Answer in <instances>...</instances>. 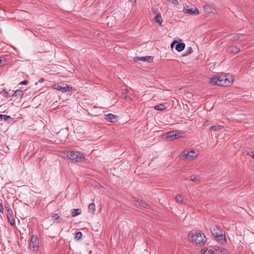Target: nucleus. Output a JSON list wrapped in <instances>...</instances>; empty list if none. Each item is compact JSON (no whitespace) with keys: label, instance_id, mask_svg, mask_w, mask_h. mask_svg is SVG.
I'll return each mask as SVG.
<instances>
[{"label":"nucleus","instance_id":"30","mask_svg":"<svg viewBox=\"0 0 254 254\" xmlns=\"http://www.w3.org/2000/svg\"><path fill=\"white\" fill-rule=\"evenodd\" d=\"M7 218L8 219V221L9 222V223L11 225H14L15 224V220L13 218H10V217L8 216V215H7Z\"/></svg>","mask_w":254,"mask_h":254},{"label":"nucleus","instance_id":"6","mask_svg":"<svg viewBox=\"0 0 254 254\" xmlns=\"http://www.w3.org/2000/svg\"><path fill=\"white\" fill-rule=\"evenodd\" d=\"M38 237L36 236H32L30 243V247L34 251L38 248Z\"/></svg>","mask_w":254,"mask_h":254},{"label":"nucleus","instance_id":"7","mask_svg":"<svg viewBox=\"0 0 254 254\" xmlns=\"http://www.w3.org/2000/svg\"><path fill=\"white\" fill-rule=\"evenodd\" d=\"M122 98L127 102H130L132 99L129 95V91L128 89H125L122 90Z\"/></svg>","mask_w":254,"mask_h":254},{"label":"nucleus","instance_id":"22","mask_svg":"<svg viewBox=\"0 0 254 254\" xmlns=\"http://www.w3.org/2000/svg\"><path fill=\"white\" fill-rule=\"evenodd\" d=\"M189 150H184L181 154V157L184 159L188 158L189 159Z\"/></svg>","mask_w":254,"mask_h":254},{"label":"nucleus","instance_id":"37","mask_svg":"<svg viewBox=\"0 0 254 254\" xmlns=\"http://www.w3.org/2000/svg\"><path fill=\"white\" fill-rule=\"evenodd\" d=\"M208 124H209V122H208V121H205V122L203 123V126H208Z\"/></svg>","mask_w":254,"mask_h":254},{"label":"nucleus","instance_id":"29","mask_svg":"<svg viewBox=\"0 0 254 254\" xmlns=\"http://www.w3.org/2000/svg\"><path fill=\"white\" fill-rule=\"evenodd\" d=\"M166 135H167L166 136L167 138L173 139V137H174L173 131H170V132H168Z\"/></svg>","mask_w":254,"mask_h":254},{"label":"nucleus","instance_id":"38","mask_svg":"<svg viewBox=\"0 0 254 254\" xmlns=\"http://www.w3.org/2000/svg\"><path fill=\"white\" fill-rule=\"evenodd\" d=\"M3 207H2V204L0 203V212H2L3 211Z\"/></svg>","mask_w":254,"mask_h":254},{"label":"nucleus","instance_id":"2","mask_svg":"<svg viewBox=\"0 0 254 254\" xmlns=\"http://www.w3.org/2000/svg\"><path fill=\"white\" fill-rule=\"evenodd\" d=\"M232 82L233 79L232 78V76L229 78L226 75L219 76L215 75L210 79L211 83L218 86H229L232 84Z\"/></svg>","mask_w":254,"mask_h":254},{"label":"nucleus","instance_id":"31","mask_svg":"<svg viewBox=\"0 0 254 254\" xmlns=\"http://www.w3.org/2000/svg\"><path fill=\"white\" fill-rule=\"evenodd\" d=\"M208 247H204L201 250V253L202 254H207Z\"/></svg>","mask_w":254,"mask_h":254},{"label":"nucleus","instance_id":"20","mask_svg":"<svg viewBox=\"0 0 254 254\" xmlns=\"http://www.w3.org/2000/svg\"><path fill=\"white\" fill-rule=\"evenodd\" d=\"M154 108L155 110H156L157 111H163L166 109V106L163 104H159L155 105L154 107Z\"/></svg>","mask_w":254,"mask_h":254},{"label":"nucleus","instance_id":"14","mask_svg":"<svg viewBox=\"0 0 254 254\" xmlns=\"http://www.w3.org/2000/svg\"><path fill=\"white\" fill-rule=\"evenodd\" d=\"M176 201L177 203H183L185 201L184 196L178 194L176 196Z\"/></svg>","mask_w":254,"mask_h":254},{"label":"nucleus","instance_id":"33","mask_svg":"<svg viewBox=\"0 0 254 254\" xmlns=\"http://www.w3.org/2000/svg\"><path fill=\"white\" fill-rule=\"evenodd\" d=\"M174 132V137L173 139L177 138L180 136V135L179 133H176L175 131H173Z\"/></svg>","mask_w":254,"mask_h":254},{"label":"nucleus","instance_id":"23","mask_svg":"<svg viewBox=\"0 0 254 254\" xmlns=\"http://www.w3.org/2000/svg\"><path fill=\"white\" fill-rule=\"evenodd\" d=\"M23 95V91L21 90H16L14 93L12 94V96H15L17 97H22Z\"/></svg>","mask_w":254,"mask_h":254},{"label":"nucleus","instance_id":"4","mask_svg":"<svg viewBox=\"0 0 254 254\" xmlns=\"http://www.w3.org/2000/svg\"><path fill=\"white\" fill-rule=\"evenodd\" d=\"M132 201L134 202V205L136 207L150 208V206L148 204L142 200H139L136 197H132Z\"/></svg>","mask_w":254,"mask_h":254},{"label":"nucleus","instance_id":"15","mask_svg":"<svg viewBox=\"0 0 254 254\" xmlns=\"http://www.w3.org/2000/svg\"><path fill=\"white\" fill-rule=\"evenodd\" d=\"M217 239V241L221 243L225 241V236L223 235V232L219 233L217 235L215 236Z\"/></svg>","mask_w":254,"mask_h":254},{"label":"nucleus","instance_id":"11","mask_svg":"<svg viewBox=\"0 0 254 254\" xmlns=\"http://www.w3.org/2000/svg\"><path fill=\"white\" fill-rule=\"evenodd\" d=\"M135 61H147L150 62L153 60V57L151 56H146L143 57H136L134 58Z\"/></svg>","mask_w":254,"mask_h":254},{"label":"nucleus","instance_id":"21","mask_svg":"<svg viewBox=\"0 0 254 254\" xmlns=\"http://www.w3.org/2000/svg\"><path fill=\"white\" fill-rule=\"evenodd\" d=\"M69 88H71L70 87L69 85L66 84H63V86L61 85L60 91H61L63 93L66 92L69 90Z\"/></svg>","mask_w":254,"mask_h":254},{"label":"nucleus","instance_id":"28","mask_svg":"<svg viewBox=\"0 0 254 254\" xmlns=\"http://www.w3.org/2000/svg\"><path fill=\"white\" fill-rule=\"evenodd\" d=\"M52 87V88H53L54 89L60 90L61 88V85L59 84L58 83L55 84L53 85Z\"/></svg>","mask_w":254,"mask_h":254},{"label":"nucleus","instance_id":"17","mask_svg":"<svg viewBox=\"0 0 254 254\" xmlns=\"http://www.w3.org/2000/svg\"><path fill=\"white\" fill-rule=\"evenodd\" d=\"M185 47V44L183 43H178L176 46V50L179 52L183 51Z\"/></svg>","mask_w":254,"mask_h":254},{"label":"nucleus","instance_id":"3","mask_svg":"<svg viewBox=\"0 0 254 254\" xmlns=\"http://www.w3.org/2000/svg\"><path fill=\"white\" fill-rule=\"evenodd\" d=\"M66 155L68 159L73 162H81L85 159L84 156L79 151H67Z\"/></svg>","mask_w":254,"mask_h":254},{"label":"nucleus","instance_id":"5","mask_svg":"<svg viewBox=\"0 0 254 254\" xmlns=\"http://www.w3.org/2000/svg\"><path fill=\"white\" fill-rule=\"evenodd\" d=\"M184 11L185 13L190 15H198L199 13L198 10L196 8H189V6L187 5L184 6Z\"/></svg>","mask_w":254,"mask_h":254},{"label":"nucleus","instance_id":"13","mask_svg":"<svg viewBox=\"0 0 254 254\" xmlns=\"http://www.w3.org/2000/svg\"><path fill=\"white\" fill-rule=\"evenodd\" d=\"M227 50L230 53H237L240 52V49L236 46H232L227 48Z\"/></svg>","mask_w":254,"mask_h":254},{"label":"nucleus","instance_id":"39","mask_svg":"<svg viewBox=\"0 0 254 254\" xmlns=\"http://www.w3.org/2000/svg\"><path fill=\"white\" fill-rule=\"evenodd\" d=\"M4 94H5V96L6 97L8 93V92H7L5 91V92H4Z\"/></svg>","mask_w":254,"mask_h":254},{"label":"nucleus","instance_id":"36","mask_svg":"<svg viewBox=\"0 0 254 254\" xmlns=\"http://www.w3.org/2000/svg\"><path fill=\"white\" fill-rule=\"evenodd\" d=\"M44 80H45V79L44 78H41L39 80L38 82L39 83H43L44 81Z\"/></svg>","mask_w":254,"mask_h":254},{"label":"nucleus","instance_id":"25","mask_svg":"<svg viewBox=\"0 0 254 254\" xmlns=\"http://www.w3.org/2000/svg\"><path fill=\"white\" fill-rule=\"evenodd\" d=\"M222 128H223V126H220V125L212 126L211 127L210 129L215 131L218 130Z\"/></svg>","mask_w":254,"mask_h":254},{"label":"nucleus","instance_id":"34","mask_svg":"<svg viewBox=\"0 0 254 254\" xmlns=\"http://www.w3.org/2000/svg\"><path fill=\"white\" fill-rule=\"evenodd\" d=\"M28 83V81L27 80H23L22 81H21L19 84H21V85H27V84Z\"/></svg>","mask_w":254,"mask_h":254},{"label":"nucleus","instance_id":"26","mask_svg":"<svg viewBox=\"0 0 254 254\" xmlns=\"http://www.w3.org/2000/svg\"><path fill=\"white\" fill-rule=\"evenodd\" d=\"M214 251V247H208L207 254H213Z\"/></svg>","mask_w":254,"mask_h":254},{"label":"nucleus","instance_id":"41","mask_svg":"<svg viewBox=\"0 0 254 254\" xmlns=\"http://www.w3.org/2000/svg\"><path fill=\"white\" fill-rule=\"evenodd\" d=\"M253 157L254 159V154L253 155Z\"/></svg>","mask_w":254,"mask_h":254},{"label":"nucleus","instance_id":"16","mask_svg":"<svg viewBox=\"0 0 254 254\" xmlns=\"http://www.w3.org/2000/svg\"><path fill=\"white\" fill-rule=\"evenodd\" d=\"M89 212H91L92 214H94L96 210V206L94 203H91L88 205Z\"/></svg>","mask_w":254,"mask_h":254},{"label":"nucleus","instance_id":"10","mask_svg":"<svg viewBox=\"0 0 254 254\" xmlns=\"http://www.w3.org/2000/svg\"><path fill=\"white\" fill-rule=\"evenodd\" d=\"M118 116L112 114H108L106 115V119L109 122L115 123L117 121Z\"/></svg>","mask_w":254,"mask_h":254},{"label":"nucleus","instance_id":"18","mask_svg":"<svg viewBox=\"0 0 254 254\" xmlns=\"http://www.w3.org/2000/svg\"><path fill=\"white\" fill-rule=\"evenodd\" d=\"M154 21L156 23H158L160 25L162 24L163 19L160 13L157 14L156 16H155Z\"/></svg>","mask_w":254,"mask_h":254},{"label":"nucleus","instance_id":"19","mask_svg":"<svg viewBox=\"0 0 254 254\" xmlns=\"http://www.w3.org/2000/svg\"><path fill=\"white\" fill-rule=\"evenodd\" d=\"M0 120H3L5 121H9L10 122H11L12 121V118L9 116L0 114Z\"/></svg>","mask_w":254,"mask_h":254},{"label":"nucleus","instance_id":"40","mask_svg":"<svg viewBox=\"0 0 254 254\" xmlns=\"http://www.w3.org/2000/svg\"><path fill=\"white\" fill-rule=\"evenodd\" d=\"M174 42H173V43L171 44V47H173V46H174Z\"/></svg>","mask_w":254,"mask_h":254},{"label":"nucleus","instance_id":"12","mask_svg":"<svg viewBox=\"0 0 254 254\" xmlns=\"http://www.w3.org/2000/svg\"><path fill=\"white\" fill-rule=\"evenodd\" d=\"M189 159H193L196 157L198 155V153L197 151H195L193 149H191L190 151H189Z\"/></svg>","mask_w":254,"mask_h":254},{"label":"nucleus","instance_id":"27","mask_svg":"<svg viewBox=\"0 0 254 254\" xmlns=\"http://www.w3.org/2000/svg\"><path fill=\"white\" fill-rule=\"evenodd\" d=\"M82 235V234L81 232H78L75 234L74 238H75V239L78 240L80 239H81Z\"/></svg>","mask_w":254,"mask_h":254},{"label":"nucleus","instance_id":"1","mask_svg":"<svg viewBox=\"0 0 254 254\" xmlns=\"http://www.w3.org/2000/svg\"><path fill=\"white\" fill-rule=\"evenodd\" d=\"M188 238L191 243L199 247L204 246L207 240L203 232L196 230L190 231L188 234Z\"/></svg>","mask_w":254,"mask_h":254},{"label":"nucleus","instance_id":"32","mask_svg":"<svg viewBox=\"0 0 254 254\" xmlns=\"http://www.w3.org/2000/svg\"><path fill=\"white\" fill-rule=\"evenodd\" d=\"M190 180L192 182H194L196 180V177L194 175H191L190 177Z\"/></svg>","mask_w":254,"mask_h":254},{"label":"nucleus","instance_id":"9","mask_svg":"<svg viewBox=\"0 0 254 254\" xmlns=\"http://www.w3.org/2000/svg\"><path fill=\"white\" fill-rule=\"evenodd\" d=\"M228 251L223 248H220L218 247H214L213 254H228Z\"/></svg>","mask_w":254,"mask_h":254},{"label":"nucleus","instance_id":"24","mask_svg":"<svg viewBox=\"0 0 254 254\" xmlns=\"http://www.w3.org/2000/svg\"><path fill=\"white\" fill-rule=\"evenodd\" d=\"M81 213V210L80 209H73L71 211V214L73 217L80 215Z\"/></svg>","mask_w":254,"mask_h":254},{"label":"nucleus","instance_id":"35","mask_svg":"<svg viewBox=\"0 0 254 254\" xmlns=\"http://www.w3.org/2000/svg\"><path fill=\"white\" fill-rule=\"evenodd\" d=\"M55 220H58L59 219V215H58V214H53V215L52 216Z\"/></svg>","mask_w":254,"mask_h":254},{"label":"nucleus","instance_id":"8","mask_svg":"<svg viewBox=\"0 0 254 254\" xmlns=\"http://www.w3.org/2000/svg\"><path fill=\"white\" fill-rule=\"evenodd\" d=\"M210 230L211 233H212L214 236H216L219 233H221L223 232V230L219 227H218L217 225H212L211 226Z\"/></svg>","mask_w":254,"mask_h":254}]
</instances>
